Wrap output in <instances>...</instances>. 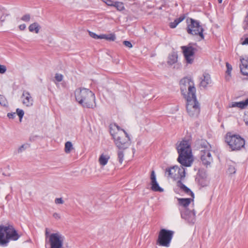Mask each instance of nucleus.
<instances>
[{"label":"nucleus","mask_w":248,"mask_h":248,"mask_svg":"<svg viewBox=\"0 0 248 248\" xmlns=\"http://www.w3.org/2000/svg\"><path fill=\"white\" fill-rule=\"evenodd\" d=\"M109 133L119 150H124L130 145L131 139L128 134L115 124L109 125Z\"/></svg>","instance_id":"1"},{"label":"nucleus","mask_w":248,"mask_h":248,"mask_svg":"<svg viewBox=\"0 0 248 248\" xmlns=\"http://www.w3.org/2000/svg\"><path fill=\"white\" fill-rule=\"evenodd\" d=\"M179 154L177 161L183 166L190 167L193 161L190 144L188 140H183L177 147Z\"/></svg>","instance_id":"2"},{"label":"nucleus","mask_w":248,"mask_h":248,"mask_svg":"<svg viewBox=\"0 0 248 248\" xmlns=\"http://www.w3.org/2000/svg\"><path fill=\"white\" fill-rule=\"evenodd\" d=\"M76 100L83 107L93 108L95 107L94 93L88 89H77L75 92Z\"/></svg>","instance_id":"3"},{"label":"nucleus","mask_w":248,"mask_h":248,"mask_svg":"<svg viewBox=\"0 0 248 248\" xmlns=\"http://www.w3.org/2000/svg\"><path fill=\"white\" fill-rule=\"evenodd\" d=\"M20 236L13 225H0V246H6L11 240L16 241Z\"/></svg>","instance_id":"4"},{"label":"nucleus","mask_w":248,"mask_h":248,"mask_svg":"<svg viewBox=\"0 0 248 248\" xmlns=\"http://www.w3.org/2000/svg\"><path fill=\"white\" fill-rule=\"evenodd\" d=\"M225 141L232 151L240 150L245 144V140L240 136L231 133L226 134Z\"/></svg>","instance_id":"5"},{"label":"nucleus","mask_w":248,"mask_h":248,"mask_svg":"<svg viewBox=\"0 0 248 248\" xmlns=\"http://www.w3.org/2000/svg\"><path fill=\"white\" fill-rule=\"evenodd\" d=\"M186 108L188 115L191 117H197L200 112V104L194 96H187Z\"/></svg>","instance_id":"6"},{"label":"nucleus","mask_w":248,"mask_h":248,"mask_svg":"<svg viewBox=\"0 0 248 248\" xmlns=\"http://www.w3.org/2000/svg\"><path fill=\"white\" fill-rule=\"evenodd\" d=\"M181 91L185 98L187 96H194L196 89L194 83L190 78H185L180 81Z\"/></svg>","instance_id":"7"},{"label":"nucleus","mask_w":248,"mask_h":248,"mask_svg":"<svg viewBox=\"0 0 248 248\" xmlns=\"http://www.w3.org/2000/svg\"><path fill=\"white\" fill-rule=\"evenodd\" d=\"M187 22L188 24L186 28L187 33L193 35H199L202 39H203V29L200 25V22L190 18L187 19Z\"/></svg>","instance_id":"8"},{"label":"nucleus","mask_w":248,"mask_h":248,"mask_svg":"<svg viewBox=\"0 0 248 248\" xmlns=\"http://www.w3.org/2000/svg\"><path fill=\"white\" fill-rule=\"evenodd\" d=\"M174 232L165 229L160 230L156 244L159 246L169 247Z\"/></svg>","instance_id":"9"},{"label":"nucleus","mask_w":248,"mask_h":248,"mask_svg":"<svg viewBox=\"0 0 248 248\" xmlns=\"http://www.w3.org/2000/svg\"><path fill=\"white\" fill-rule=\"evenodd\" d=\"M64 238L59 232L52 233L49 235L48 240H46V242L49 245V248H64Z\"/></svg>","instance_id":"10"},{"label":"nucleus","mask_w":248,"mask_h":248,"mask_svg":"<svg viewBox=\"0 0 248 248\" xmlns=\"http://www.w3.org/2000/svg\"><path fill=\"white\" fill-rule=\"evenodd\" d=\"M166 172L168 176L174 179L180 178L181 180L185 177V169L183 167H179L174 166L172 167L166 169Z\"/></svg>","instance_id":"11"},{"label":"nucleus","mask_w":248,"mask_h":248,"mask_svg":"<svg viewBox=\"0 0 248 248\" xmlns=\"http://www.w3.org/2000/svg\"><path fill=\"white\" fill-rule=\"evenodd\" d=\"M181 49L183 50L185 59L187 63L192 64L194 60V54L197 49L190 46H182Z\"/></svg>","instance_id":"12"},{"label":"nucleus","mask_w":248,"mask_h":248,"mask_svg":"<svg viewBox=\"0 0 248 248\" xmlns=\"http://www.w3.org/2000/svg\"><path fill=\"white\" fill-rule=\"evenodd\" d=\"M181 217L186 220L189 224H193L196 221L195 212L194 210L190 211L185 209L181 211Z\"/></svg>","instance_id":"13"},{"label":"nucleus","mask_w":248,"mask_h":248,"mask_svg":"<svg viewBox=\"0 0 248 248\" xmlns=\"http://www.w3.org/2000/svg\"><path fill=\"white\" fill-rule=\"evenodd\" d=\"M200 155L202 164L206 166L210 165L213 161V158L207 147L203 150H201Z\"/></svg>","instance_id":"14"},{"label":"nucleus","mask_w":248,"mask_h":248,"mask_svg":"<svg viewBox=\"0 0 248 248\" xmlns=\"http://www.w3.org/2000/svg\"><path fill=\"white\" fill-rule=\"evenodd\" d=\"M211 83V79L210 75L207 73H204L201 78V81L200 82V86L201 87L205 88L208 85Z\"/></svg>","instance_id":"15"},{"label":"nucleus","mask_w":248,"mask_h":248,"mask_svg":"<svg viewBox=\"0 0 248 248\" xmlns=\"http://www.w3.org/2000/svg\"><path fill=\"white\" fill-rule=\"evenodd\" d=\"M22 97H25L23 99L22 103L24 105L27 107H31L33 105V99L30 95V93L28 92L24 91L22 93Z\"/></svg>","instance_id":"16"},{"label":"nucleus","mask_w":248,"mask_h":248,"mask_svg":"<svg viewBox=\"0 0 248 248\" xmlns=\"http://www.w3.org/2000/svg\"><path fill=\"white\" fill-rule=\"evenodd\" d=\"M177 186L182 189L184 192L188 195H190L192 198L194 199V195L191 190L186 186L181 181V180H179L177 182Z\"/></svg>","instance_id":"17"},{"label":"nucleus","mask_w":248,"mask_h":248,"mask_svg":"<svg viewBox=\"0 0 248 248\" xmlns=\"http://www.w3.org/2000/svg\"><path fill=\"white\" fill-rule=\"evenodd\" d=\"M240 70L244 75L248 76V59H241Z\"/></svg>","instance_id":"18"},{"label":"nucleus","mask_w":248,"mask_h":248,"mask_svg":"<svg viewBox=\"0 0 248 248\" xmlns=\"http://www.w3.org/2000/svg\"><path fill=\"white\" fill-rule=\"evenodd\" d=\"M248 105V98L245 101L238 102H232L230 107H237L240 108H244Z\"/></svg>","instance_id":"19"},{"label":"nucleus","mask_w":248,"mask_h":248,"mask_svg":"<svg viewBox=\"0 0 248 248\" xmlns=\"http://www.w3.org/2000/svg\"><path fill=\"white\" fill-rule=\"evenodd\" d=\"M193 201V198H178V201L180 205L186 208L190 204L191 201Z\"/></svg>","instance_id":"20"},{"label":"nucleus","mask_w":248,"mask_h":248,"mask_svg":"<svg viewBox=\"0 0 248 248\" xmlns=\"http://www.w3.org/2000/svg\"><path fill=\"white\" fill-rule=\"evenodd\" d=\"M41 26L37 22H34L29 27V30L30 32H35L36 33H38L39 32Z\"/></svg>","instance_id":"21"},{"label":"nucleus","mask_w":248,"mask_h":248,"mask_svg":"<svg viewBox=\"0 0 248 248\" xmlns=\"http://www.w3.org/2000/svg\"><path fill=\"white\" fill-rule=\"evenodd\" d=\"M110 2L111 3H109V6H114L117 9V10L120 11L124 9V6L123 2L119 1L111 2L109 0V2Z\"/></svg>","instance_id":"22"},{"label":"nucleus","mask_w":248,"mask_h":248,"mask_svg":"<svg viewBox=\"0 0 248 248\" xmlns=\"http://www.w3.org/2000/svg\"><path fill=\"white\" fill-rule=\"evenodd\" d=\"M177 54L176 52H173L169 56L168 62L169 64L172 65L177 61Z\"/></svg>","instance_id":"23"},{"label":"nucleus","mask_w":248,"mask_h":248,"mask_svg":"<svg viewBox=\"0 0 248 248\" xmlns=\"http://www.w3.org/2000/svg\"><path fill=\"white\" fill-rule=\"evenodd\" d=\"M151 189L153 191H158V192H162L163 191V189L159 186L157 181L151 183Z\"/></svg>","instance_id":"24"},{"label":"nucleus","mask_w":248,"mask_h":248,"mask_svg":"<svg viewBox=\"0 0 248 248\" xmlns=\"http://www.w3.org/2000/svg\"><path fill=\"white\" fill-rule=\"evenodd\" d=\"M73 149V144L71 141H67L65 143L64 151L66 153H69Z\"/></svg>","instance_id":"25"},{"label":"nucleus","mask_w":248,"mask_h":248,"mask_svg":"<svg viewBox=\"0 0 248 248\" xmlns=\"http://www.w3.org/2000/svg\"><path fill=\"white\" fill-rule=\"evenodd\" d=\"M108 158L106 157L103 154H102L99 158V162L101 165L105 166L108 162Z\"/></svg>","instance_id":"26"},{"label":"nucleus","mask_w":248,"mask_h":248,"mask_svg":"<svg viewBox=\"0 0 248 248\" xmlns=\"http://www.w3.org/2000/svg\"><path fill=\"white\" fill-rule=\"evenodd\" d=\"M0 105L3 107H7L8 106V102L6 99V98L0 94Z\"/></svg>","instance_id":"27"},{"label":"nucleus","mask_w":248,"mask_h":248,"mask_svg":"<svg viewBox=\"0 0 248 248\" xmlns=\"http://www.w3.org/2000/svg\"><path fill=\"white\" fill-rule=\"evenodd\" d=\"M122 150H119L117 153L118 160L121 164L122 163L124 160V152Z\"/></svg>","instance_id":"28"},{"label":"nucleus","mask_w":248,"mask_h":248,"mask_svg":"<svg viewBox=\"0 0 248 248\" xmlns=\"http://www.w3.org/2000/svg\"><path fill=\"white\" fill-rule=\"evenodd\" d=\"M16 112L19 117V121L21 122L24 115V111L23 110L18 108L16 109Z\"/></svg>","instance_id":"29"},{"label":"nucleus","mask_w":248,"mask_h":248,"mask_svg":"<svg viewBox=\"0 0 248 248\" xmlns=\"http://www.w3.org/2000/svg\"><path fill=\"white\" fill-rule=\"evenodd\" d=\"M228 172L230 174H234L236 172V169L235 168V167L232 165H230L228 168Z\"/></svg>","instance_id":"30"},{"label":"nucleus","mask_w":248,"mask_h":248,"mask_svg":"<svg viewBox=\"0 0 248 248\" xmlns=\"http://www.w3.org/2000/svg\"><path fill=\"white\" fill-rule=\"evenodd\" d=\"M31 16L30 14H26L24 15L21 18V19L22 21L25 22H29L30 20Z\"/></svg>","instance_id":"31"},{"label":"nucleus","mask_w":248,"mask_h":248,"mask_svg":"<svg viewBox=\"0 0 248 248\" xmlns=\"http://www.w3.org/2000/svg\"><path fill=\"white\" fill-rule=\"evenodd\" d=\"M226 67H227L226 73L228 75H230L231 73V71L232 70V65L231 64H230L228 62H226Z\"/></svg>","instance_id":"32"},{"label":"nucleus","mask_w":248,"mask_h":248,"mask_svg":"<svg viewBox=\"0 0 248 248\" xmlns=\"http://www.w3.org/2000/svg\"><path fill=\"white\" fill-rule=\"evenodd\" d=\"M150 178H151V183L155 182L156 181L155 172L154 170H152L151 171Z\"/></svg>","instance_id":"33"},{"label":"nucleus","mask_w":248,"mask_h":248,"mask_svg":"<svg viewBox=\"0 0 248 248\" xmlns=\"http://www.w3.org/2000/svg\"><path fill=\"white\" fill-rule=\"evenodd\" d=\"M150 178H151V183L155 182L156 181L155 172L154 170H152L151 171Z\"/></svg>","instance_id":"34"},{"label":"nucleus","mask_w":248,"mask_h":248,"mask_svg":"<svg viewBox=\"0 0 248 248\" xmlns=\"http://www.w3.org/2000/svg\"><path fill=\"white\" fill-rule=\"evenodd\" d=\"M29 144H23L21 146H20L18 149V152L20 153L25 150L28 146H29Z\"/></svg>","instance_id":"35"},{"label":"nucleus","mask_w":248,"mask_h":248,"mask_svg":"<svg viewBox=\"0 0 248 248\" xmlns=\"http://www.w3.org/2000/svg\"><path fill=\"white\" fill-rule=\"evenodd\" d=\"M105 39L107 40H108V34L98 35L97 39Z\"/></svg>","instance_id":"36"},{"label":"nucleus","mask_w":248,"mask_h":248,"mask_svg":"<svg viewBox=\"0 0 248 248\" xmlns=\"http://www.w3.org/2000/svg\"><path fill=\"white\" fill-rule=\"evenodd\" d=\"M55 78L58 82H61L63 79V76L62 74H56Z\"/></svg>","instance_id":"37"},{"label":"nucleus","mask_w":248,"mask_h":248,"mask_svg":"<svg viewBox=\"0 0 248 248\" xmlns=\"http://www.w3.org/2000/svg\"><path fill=\"white\" fill-rule=\"evenodd\" d=\"M7 68L6 66L0 64V74H4L6 72Z\"/></svg>","instance_id":"38"},{"label":"nucleus","mask_w":248,"mask_h":248,"mask_svg":"<svg viewBox=\"0 0 248 248\" xmlns=\"http://www.w3.org/2000/svg\"><path fill=\"white\" fill-rule=\"evenodd\" d=\"M185 18V15L181 16L179 18H177L174 20V21H176L177 24L182 22Z\"/></svg>","instance_id":"39"},{"label":"nucleus","mask_w":248,"mask_h":248,"mask_svg":"<svg viewBox=\"0 0 248 248\" xmlns=\"http://www.w3.org/2000/svg\"><path fill=\"white\" fill-rule=\"evenodd\" d=\"M123 44L125 46H126L129 48H131L132 47V44L130 42H129L128 41H124L123 42Z\"/></svg>","instance_id":"40"},{"label":"nucleus","mask_w":248,"mask_h":248,"mask_svg":"<svg viewBox=\"0 0 248 248\" xmlns=\"http://www.w3.org/2000/svg\"><path fill=\"white\" fill-rule=\"evenodd\" d=\"M55 202L56 204H62L63 203L64 201L62 198H56L55 200Z\"/></svg>","instance_id":"41"},{"label":"nucleus","mask_w":248,"mask_h":248,"mask_svg":"<svg viewBox=\"0 0 248 248\" xmlns=\"http://www.w3.org/2000/svg\"><path fill=\"white\" fill-rule=\"evenodd\" d=\"M240 44L242 45H248V37L245 38L243 41V39H241Z\"/></svg>","instance_id":"42"},{"label":"nucleus","mask_w":248,"mask_h":248,"mask_svg":"<svg viewBox=\"0 0 248 248\" xmlns=\"http://www.w3.org/2000/svg\"><path fill=\"white\" fill-rule=\"evenodd\" d=\"M89 34L90 36L91 37H92V38H93L94 39H97V38L98 37V35L96 34L95 33L91 31H89Z\"/></svg>","instance_id":"43"},{"label":"nucleus","mask_w":248,"mask_h":248,"mask_svg":"<svg viewBox=\"0 0 248 248\" xmlns=\"http://www.w3.org/2000/svg\"><path fill=\"white\" fill-rule=\"evenodd\" d=\"M7 117L9 119H14L16 117V113L15 112H10L7 113Z\"/></svg>","instance_id":"44"},{"label":"nucleus","mask_w":248,"mask_h":248,"mask_svg":"<svg viewBox=\"0 0 248 248\" xmlns=\"http://www.w3.org/2000/svg\"><path fill=\"white\" fill-rule=\"evenodd\" d=\"M177 23H176V21H173L172 22H170V28L173 29L175 28L177 26Z\"/></svg>","instance_id":"45"},{"label":"nucleus","mask_w":248,"mask_h":248,"mask_svg":"<svg viewBox=\"0 0 248 248\" xmlns=\"http://www.w3.org/2000/svg\"><path fill=\"white\" fill-rule=\"evenodd\" d=\"M26 28V26L25 24H21L19 26V29L21 31L24 30Z\"/></svg>","instance_id":"46"},{"label":"nucleus","mask_w":248,"mask_h":248,"mask_svg":"<svg viewBox=\"0 0 248 248\" xmlns=\"http://www.w3.org/2000/svg\"><path fill=\"white\" fill-rule=\"evenodd\" d=\"M115 39V36L114 34H109V41H114Z\"/></svg>","instance_id":"47"},{"label":"nucleus","mask_w":248,"mask_h":248,"mask_svg":"<svg viewBox=\"0 0 248 248\" xmlns=\"http://www.w3.org/2000/svg\"><path fill=\"white\" fill-rule=\"evenodd\" d=\"M50 234H49L48 231V229L47 228H46V231H45V235H46V240H48L47 239H48V238H49V235H50Z\"/></svg>","instance_id":"48"},{"label":"nucleus","mask_w":248,"mask_h":248,"mask_svg":"<svg viewBox=\"0 0 248 248\" xmlns=\"http://www.w3.org/2000/svg\"><path fill=\"white\" fill-rule=\"evenodd\" d=\"M53 217L57 219H60L61 217L60 215L57 213H54L53 215Z\"/></svg>","instance_id":"49"},{"label":"nucleus","mask_w":248,"mask_h":248,"mask_svg":"<svg viewBox=\"0 0 248 248\" xmlns=\"http://www.w3.org/2000/svg\"><path fill=\"white\" fill-rule=\"evenodd\" d=\"M244 121L246 124L248 126V114L245 115L244 117Z\"/></svg>","instance_id":"50"},{"label":"nucleus","mask_w":248,"mask_h":248,"mask_svg":"<svg viewBox=\"0 0 248 248\" xmlns=\"http://www.w3.org/2000/svg\"><path fill=\"white\" fill-rule=\"evenodd\" d=\"M244 28L245 30H247L248 29V21L247 20H245L244 21Z\"/></svg>","instance_id":"51"},{"label":"nucleus","mask_w":248,"mask_h":248,"mask_svg":"<svg viewBox=\"0 0 248 248\" xmlns=\"http://www.w3.org/2000/svg\"><path fill=\"white\" fill-rule=\"evenodd\" d=\"M107 5H108V0H102Z\"/></svg>","instance_id":"52"},{"label":"nucleus","mask_w":248,"mask_h":248,"mask_svg":"<svg viewBox=\"0 0 248 248\" xmlns=\"http://www.w3.org/2000/svg\"><path fill=\"white\" fill-rule=\"evenodd\" d=\"M5 199L7 201L9 200V195H7L6 197H5Z\"/></svg>","instance_id":"53"},{"label":"nucleus","mask_w":248,"mask_h":248,"mask_svg":"<svg viewBox=\"0 0 248 248\" xmlns=\"http://www.w3.org/2000/svg\"><path fill=\"white\" fill-rule=\"evenodd\" d=\"M0 19L1 22H2L4 21V19H2V17H0Z\"/></svg>","instance_id":"54"},{"label":"nucleus","mask_w":248,"mask_h":248,"mask_svg":"<svg viewBox=\"0 0 248 248\" xmlns=\"http://www.w3.org/2000/svg\"><path fill=\"white\" fill-rule=\"evenodd\" d=\"M218 2L219 3H221L222 2V0H218Z\"/></svg>","instance_id":"55"},{"label":"nucleus","mask_w":248,"mask_h":248,"mask_svg":"<svg viewBox=\"0 0 248 248\" xmlns=\"http://www.w3.org/2000/svg\"><path fill=\"white\" fill-rule=\"evenodd\" d=\"M132 150H133V153L134 154L135 153V150L134 148H133Z\"/></svg>","instance_id":"56"}]
</instances>
